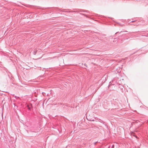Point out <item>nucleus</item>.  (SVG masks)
Here are the masks:
<instances>
[{
    "mask_svg": "<svg viewBox=\"0 0 148 148\" xmlns=\"http://www.w3.org/2000/svg\"><path fill=\"white\" fill-rule=\"evenodd\" d=\"M123 32H127V31H122L120 33H123Z\"/></svg>",
    "mask_w": 148,
    "mask_h": 148,
    "instance_id": "7",
    "label": "nucleus"
},
{
    "mask_svg": "<svg viewBox=\"0 0 148 148\" xmlns=\"http://www.w3.org/2000/svg\"><path fill=\"white\" fill-rule=\"evenodd\" d=\"M15 97L16 99H17V98H19V97H17L16 96H15Z\"/></svg>",
    "mask_w": 148,
    "mask_h": 148,
    "instance_id": "11",
    "label": "nucleus"
},
{
    "mask_svg": "<svg viewBox=\"0 0 148 148\" xmlns=\"http://www.w3.org/2000/svg\"><path fill=\"white\" fill-rule=\"evenodd\" d=\"M109 84H110L109 85V87H110L111 85L112 84L111 83V82H110Z\"/></svg>",
    "mask_w": 148,
    "mask_h": 148,
    "instance_id": "9",
    "label": "nucleus"
},
{
    "mask_svg": "<svg viewBox=\"0 0 148 148\" xmlns=\"http://www.w3.org/2000/svg\"><path fill=\"white\" fill-rule=\"evenodd\" d=\"M105 35L104 34H102L100 35V37L99 39L102 42H105L106 41L104 40H103V38H105L106 40H107V38L106 37H105Z\"/></svg>",
    "mask_w": 148,
    "mask_h": 148,
    "instance_id": "1",
    "label": "nucleus"
},
{
    "mask_svg": "<svg viewBox=\"0 0 148 148\" xmlns=\"http://www.w3.org/2000/svg\"><path fill=\"white\" fill-rule=\"evenodd\" d=\"M97 143H98V142H96L95 143H94V145H96V144H97Z\"/></svg>",
    "mask_w": 148,
    "mask_h": 148,
    "instance_id": "12",
    "label": "nucleus"
},
{
    "mask_svg": "<svg viewBox=\"0 0 148 148\" xmlns=\"http://www.w3.org/2000/svg\"><path fill=\"white\" fill-rule=\"evenodd\" d=\"M89 120L91 121H94L93 119H90Z\"/></svg>",
    "mask_w": 148,
    "mask_h": 148,
    "instance_id": "10",
    "label": "nucleus"
},
{
    "mask_svg": "<svg viewBox=\"0 0 148 148\" xmlns=\"http://www.w3.org/2000/svg\"><path fill=\"white\" fill-rule=\"evenodd\" d=\"M67 107H68L67 106L65 105L63 106V108H64L65 109L66 108V109H67V108H66Z\"/></svg>",
    "mask_w": 148,
    "mask_h": 148,
    "instance_id": "6",
    "label": "nucleus"
},
{
    "mask_svg": "<svg viewBox=\"0 0 148 148\" xmlns=\"http://www.w3.org/2000/svg\"><path fill=\"white\" fill-rule=\"evenodd\" d=\"M112 147H114V145L112 146Z\"/></svg>",
    "mask_w": 148,
    "mask_h": 148,
    "instance_id": "17",
    "label": "nucleus"
},
{
    "mask_svg": "<svg viewBox=\"0 0 148 148\" xmlns=\"http://www.w3.org/2000/svg\"><path fill=\"white\" fill-rule=\"evenodd\" d=\"M119 32H116L115 33V34H117V33H118Z\"/></svg>",
    "mask_w": 148,
    "mask_h": 148,
    "instance_id": "16",
    "label": "nucleus"
},
{
    "mask_svg": "<svg viewBox=\"0 0 148 148\" xmlns=\"http://www.w3.org/2000/svg\"><path fill=\"white\" fill-rule=\"evenodd\" d=\"M113 42H117V39L116 38H114L113 39Z\"/></svg>",
    "mask_w": 148,
    "mask_h": 148,
    "instance_id": "4",
    "label": "nucleus"
},
{
    "mask_svg": "<svg viewBox=\"0 0 148 148\" xmlns=\"http://www.w3.org/2000/svg\"><path fill=\"white\" fill-rule=\"evenodd\" d=\"M80 14H82V15H84V16H86L85 14H81V13H80Z\"/></svg>",
    "mask_w": 148,
    "mask_h": 148,
    "instance_id": "13",
    "label": "nucleus"
},
{
    "mask_svg": "<svg viewBox=\"0 0 148 148\" xmlns=\"http://www.w3.org/2000/svg\"><path fill=\"white\" fill-rule=\"evenodd\" d=\"M27 107L28 108V109L29 111H30L31 110V109L33 108L32 104L31 103H30L29 104L27 105Z\"/></svg>",
    "mask_w": 148,
    "mask_h": 148,
    "instance_id": "3",
    "label": "nucleus"
},
{
    "mask_svg": "<svg viewBox=\"0 0 148 148\" xmlns=\"http://www.w3.org/2000/svg\"><path fill=\"white\" fill-rule=\"evenodd\" d=\"M38 8H39V9L41 8H40V7H38Z\"/></svg>",
    "mask_w": 148,
    "mask_h": 148,
    "instance_id": "14",
    "label": "nucleus"
},
{
    "mask_svg": "<svg viewBox=\"0 0 148 148\" xmlns=\"http://www.w3.org/2000/svg\"><path fill=\"white\" fill-rule=\"evenodd\" d=\"M37 51V50L36 49H35L34 50V53H33V54L34 55H35L36 54V53Z\"/></svg>",
    "mask_w": 148,
    "mask_h": 148,
    "instance_id": "5",
    "label": "nucleus"
},
{
    "mask_svg": "<svg viewBox=\"0 0 148 148\" xmlns=\"http://www.w3.org/2000/svg\"><path fill=\"white\" fill-rule=\"evenodd\" d=\"M86 12L88 13H90L89 12L88 10H82V9H78V10L77 11H71V12L69 11V12Z\"/></svg>",
    "mask_w": 148,
    "mask_h": 148,
    "instance_id": "2",
    "label": "nucleus"
},
{
    "mask_svg": "<svg viewBox=\"0 0 148 148\" xmlns=\"http://www.w3.org/2000/svg\"><path fill=\"white\" fill-rule=\"evenodd\" d=\"M135 21H132L131 22H135Z\"/></svg>",
    "mask_w": 148,
    "mask_h": 148,
    "instance_id": "15",
    "label": "nucleus"
},
{
    "mask_svg": "<svg viewBox=\"0 0 148 148\" xmlns=\"http://www.w3.org/2000/svg\"><path fill=\"white\" fill-rule=\"evenodd\" d=\"M3 65L1 64V62H0V66H2Z\"/></svg>",
    "mask_w": 148,
    "mask_h": 148,
    "instance_id": "8",
    "label": "nucleus"
}]
</instances>
